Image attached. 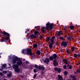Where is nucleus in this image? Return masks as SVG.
Returning <instances> with one entry per match:
<instances>
[{"label": "nucleus", "mask_w": 80, "mask_h": 80, "mask_svg": "<svg viewBox=\"0 0 80 80\" xmlns=\"http://www.w3.org/2000/svg\"><path fill=\"white\" fill-rule=\"evenodd\" d=\"M46 25L45 28V27H42V33H44L46 30H52L53 28V24L50 23L49 22L46 24Z\"/></svg>", "instance_id": "f257e3e1"}, {"label": "nucleus", "mask_w": 80, "mask_h": 80, "mask_svg": "<svg viewBox=\"0 0 80 80\" xmlns=\"http://www.w3.org/2000/svg\"><path fill=\"white\" fill-rule=\"evenodd\" d=\"M22 53L25 55L26 53L28 55H32L33 53L32 52V50L30 49H23L22 50Z\"/></svg>", "instance_id": "f03ea898"}, {"label": "nucleus", "mask_w": 80, "mask_h": 80, "mask_svg": "<svg viewBox=\"0 0 80 80\" xmlns=\"http://www.w3.org/2000/svg\"><path fill=\"white\" fill-rule=\"evenodd\" d=\"M12 60H10V62H12V61L13 64H15V63H17V61L18 60V57H15V56L14 55H12Z\"/></svg>", "instance_id": "7ed1b4c3"}, {"label": "nucleus", "mask_w": 80, "mask_h": 80, "mask_svg": "<svg viewBox=\"0 0 80 80\" xmlns=\"http://www.w3.org/2000/svg\"><path fill=\"white\" fill-rule=\"evenodd\" d=\"M12 67L14 69L16 72H20V68H18V65L17 64L13 65Z\"/></svg>", "instance_id": "20e7f679"}, {"label": "nucleus", "mask_w": 80, "mask_h": 80, "mask_svg": "<svg viewBox=\"0 0 80 80\" xmlns=\"http://www.w3.org/2000/svg\"><path fill=\"white\" fill-rule=\"evenodd\" d=\"M22 61L20 58L18 59V62H17V64L18 66H20V65H22Z\"/></svg>", "instance_id": "39448f33"}, {"label": "nucleus", "mask_w": 80, "mask_h": 80, "mask_svg": "<svg viewBox=\"0 0 80 80\" xmlns=\"http://www.w3.org/2000/svg\"><path fill=\"white\" fill-rule=\"evenodd\" d=\"M61 46H63V47L65 48L67 46V43L66 42H63L61 43Z\"/></svg>", "instance_id": "423d86ee"}, {"label": "nucleus", "mask_w": 80, "mask_h": 80, "mask_svg": "<svg viewBox=\"0 0 80 80\" xmlns=\"http://www.w3.org/2000/svg\"><path fill=\"white\" fill-rule=\"evenodd\" d=\"M44 62L45 63H46L47 65L48 64V62H50V59L48 58H46L44 60Z\"/></svg>", "instance_id": "0eeeda50"}, {"label": "nucleus", "mask_w": 80, "mask_h": 80, "mask_svg": "<svg viewBox=\"0 0 80 80\" xmlns=\"http://www.w3.org/2000/svg\"><path fill=\"white\" fill-rule=\"evenodd\" d=\"M53 65L55 67L58 66V62L56 61V60H54L53 61Z\"/></svg>", "instance_id": "6e6552de"}, {"label": "nucleus", "mask_w": 80, "mask_h": 80, "mask_svg": "<svg viewBox=\"0 0 80 80\" xmlns=\"http://www.w3.org/2000/svg\"><path fill=\"white\" fill-rule=\"evenodd\" d=\"M55 40V37H52L50 39V41L51 43H52V42L54 43Z\"/></svg>", "instance_id": "1a4fd4ad"}, {"label": "nucleus", "mask_w": 80, "mask_h": 80, "mask_svg": "<svg viewBox=\"0 0 80 80\" xmlns=\"http://www.w3.org/2000/svg\"><path fill=\"white\" fill-rule=\"evenodd\" d=\"M38 69H39L40 70H45V68L44 67H42L40 66H39L38 67Z\"/></svg>", "instance_id": "9d476101"}, {"label": "nucleus", "mask_w": 80, "mask_h": 80, "mask_svg": "<svg viewBox=\"0 0 80 80\" xmlns=\"http://www.w3.org/2000/svg\"><path fill=\"white\" fill-rule=\"evenodd\" d=\"M2 33L4 35H7V36H9L10 35V34L6 32L5 31H3Z\"/></svg>", "instance_id": "9b49d317"}, {"label": "nucleus", "mask_w": 80, "mask_h": 80, "mask_svg": "<svg viewBox=\"0 0 80 80\" xmlns=\"http://www.w3.org/2000/svg\"><path fill=\"white\" fill-rule=\"evenodd\" d=\"M53 42H51L50 43V44L49 45V47L50 48H52L53 47Z\"/></svg>", "instance_id": "f8f14e48"}, {"label": "nucleus", "mask_w": 80, "mask_h": 80, "mask_svg": "<svg viewBox=\"0 0 80 80\" xmlns=\"http://www.w3.org/2000/svg\"><path fill=\"white\" fill-rule=\"evenodd\" d=\"M63 61L65 64H66V65L68 64V61L67 59H64L63 60Z\"/></svg>", "instance_id": "ddd939ff"}, {"label": "nucleus", "mask_w": 80, "mask_h": 80, "mask_svg": "<svg viewBox=\"0 0 80 80\" xmlns=\"http://www.w3.org/2000/svg\"><path fill=\"white\" fill-rule=\"evenodd\" d=\"M52 56L53 58H54H54H57V57H58V55H57V54H54Z\"/></svg>", "instance_id": "4468645a"}, {"label": "nucleus", "mask_w": 80, "mask_h": 80, "mask_svg": "<svg viewBox=\"0 0 80 80\" xmlns=\"http://www.w3.org/2000/svg\"><path fill=\"white\" fill-rule=\"evenodd\" d=\"M58 79H60V80H63V77L60 75H58Z\"/></svg>", "instance_id": "2eb2a0df"}, {"label": "nucleus", "mask_w": 80, "mask_h": 80, "mask_svg": "<svg viewBox=\"0 0 80 80\" xmlns=\"http://www.w3.org/2000/svg\"><path fill=\"white\" fill-rule=\"evenodd\" d=\"M34 33L35 35H38L40 34V32L38 31H36L34 32Z\"/></svg>", "instance_id": "dca6fc26"}, {"label": "nucleus", "mask_w": 80, "mask_h": 80, "mask_svg": "<svg viewBox=\"0 0 80 80\" xmlns=\"http://www.w3.org/2000/svg\"><path fill=\"white\" fill-rule=\"evenodd\" d=\"M53 59H54V58H53V57L52 56H50L49 57V60H50L51 61H52V60H53Z\"/></svg>", "instance_id": "f3484780"}, {"label": "nucleus", "mask_w": 80, "mask_h": 80, "mask_svg": "<svg viewBox=\"0 0 80 80\" xmlns=\"http://www.w3.org/2000/svg\"><path fill=\"white\" fill-rule=\"evenodd\" d=\"M31 38H36V36L34 35H32L30 36Z\"/></svg>", "instance_id": "a211bd4d"}, {"label": "nucleus", "mask_w": 80, "mask_h": 80, "mask_svg": "<svg viewBox=\"0 0 80 80\" xmlns=\"http://www.w3.org/2000/svg\"><path fill=\"white\" fill-rule=\"evenodd\" d=\"M33 48H35L37 47V44H34L33 45Z\"/></svg>", "instance_id": "6ab92c4d"}, {"label": "nucleus", "mask_w": 80, "mask_h": 80, "mask_svg": "<svg viewBox=\"0 0 80 80\" xmlns=\"http://www.w3.org/2000/svg\"><path fill=\"white\" fill-rule=\"evenodd\" d=\"M36 54H38V55H40V51L39 50H38L37 51Z\"/></svg>", "instance_id": "aec40b11"}, {"label": "nucleus", "mask_w": 80, "mask_h": 80, "mask_svg": "<svg viewBox=\"0 0 80 80\" xmlns=\"http://www.w3.org/2000/svg\"><path fill=\"white\" fill-rule=\"evenodd\" d=\"M70 28L71 29V30H73V29L74 28V26H71L70 27Z\"/></svg>", "instance_id": "412c9836"}, {"label": "nucleus", "mask_w": 80, "mask_h": 80, "mask_svg": "<svg viewBox=\"0 0 80 80\" xmlns=\"http://www.w3.org/2000/svg\"><path fill=\"white\" fill-rule=\"evenodd\" d=\"M74 57L75 58H77V54L76 53H74Z\"/></svg>", "instance_id": "4be33fe9"}, {"label": "nucleus", "mask_w": 80, "mask_h": 80, "mask_svg": "<svg viewBox=\"0 0 80 80\" xmlns=\"http://www.w3.org/2000/svg\"><path fill=\"white\" fill-rule=\"evenodd\" d=\"M61 72V69L60 68H58V73H60Z\"/></svg>", "instance_id": "5701e85b"}, {"label": "nucleus", "mask_w": 80, "mask_h": 80, "mask_svg": "<svg viewBox=\"0 0 80 80\" xmlns=\"http://www.w3.org/2000/svg\"><path fill=\"white\" fill-rule=\"evenodd\" d=\"M6 41V40L5 39V38H3L2 39V42H5Z\"/></svg>", "instance_id": "b1692460"}, {"label": "nucleus", "mask_w": 80, "mask_h": 80, "mask_svg": "<svg viewBox=\"0 0 80 80\" xmlns=\"http://www.w3.org/2000/svg\"><path fill=\"white\" fill-rule=\"evenodd\" d=\"M67 73H68V71H65L64 72V74L65 75H67Z\"/></svg>", "instance_id": "393cba45"}, {"label": "nucleus", "mask_w": 80, "mask_h": 80, "mask_svg": "<svg viewBox=\"0 0 80 80\" xmlns=\"http://www.w3.org/2000/svg\"><path fill=\"white\" fill-rule=\"evenodd\" d=\"M7 73V71H3V73H4V74H5Z\"/></svg>", "instance_id": "a878e982"}, {"label": "nucleus", "mask_w": 80, "mask_h": 80, "mask_svg": "<svg viewBox=\"0 0 80 80\" xmlns=\"http://www.w3.org/2000/svg\"><path fill=\"white\" fill-rule=\"evenodd\" d=\"M62 35V33L61 32L59 31L58 32V35Z\"/></svg>", "instance_id": "bb28decb"}, {"label": "nucleus", "mask_w": 80, "mask_h": 80, "mask_svg": "<svg viewBox=\"0 0 80 80\" xmlns=\"http://www.w3.org/2000/svg\"><path fill=\"white\" fill-rule=\"evenodd\" d=\"M71 49H72V50H71L72 52H73V51L75 50V49L74 48V47L72 48Z\"/></svg>", "instance_id": "cd10ccee"}, {"label": "nucleus", "mask_w": 80, "mask_h": 80, "mask_svg": "<svg viewBox=\"0 0 80 80\" xmlns=\"http://www.w3.org/2000/svg\"><path fill=\"white\" fill-rule=\"evenodd\" d=\"M59 38L61 39V40H64V39L63 38V37H60Z\"/></svg>", "instance_id": "c85d7f7f"}, {"label": "nucleus", "mask_w": 80, "mask_h": 80, "mask_svg": "<svg viewBox=\"0 0 80 80\" xmlns=\"http://www.w3.org/2000/svg\"><path fill=\"white\" fill-rule=\"evenodd\" d=\"M50 40V39L49 38V37H48L47 38L46 40V41H49Z\"/></svg>", "instance_id": "c756f323"}, {"label": "nucleus", "mask_w": 80, "mask_h": 80, "mask_svg": "<svg viewBox=\"0 0 80 80\" xmlns=\"http://www.w3.org/2000/svg\"><path fill=\"white\" fill-rule=\"evenodd\" d=\"M63 68L64 69H66L67 68V66L65 65L63 66Z\"/></svg>", "instance_id": "7c9ffc66"}, {"label": "nucleus", "mask_w": 80, "mask_h": 80, "mask_svg": "<svg viewBox=\"0 0 80 80\" xmlns=\"http://www.w3.org/2000/svg\"><path fill=\"white\" fill-rule=\"evenodd\" d=\"M58 68H54V70H55V71H58Z\"/></svg>", "instance_id": "2f4dec72"}, {"label": "nucleus", "mask_w": 80, "mask_h": 80, "mask_svg": "<svg viewBox=\"0 0 80 80\" xmlns=\"http://www.w3.org/2000/svg\"><path fill=\"white\" fill-rule=\"evenodd\" d=\"M9 38L8 37H6L5 38V39L6 40H8Z\"/></svg>", "instance_id": "473e14b6"}, {"label": "nucleus", "mask_w": 80, "mask_h": 80, "mask_svg": "<svg viewBox=\"0 0 80 80\" xmlns=\"http://www.w3.org/2000/svg\"><path fill=\"white\" fill-rule=\"evenodd\" d=\"M72 67L71 66H70L69 67V69H70V70H71V69H72Z\"/></svg>", "instance_id": "72a5a7b5"}, {"label": "nucleus", "mask_w": 80, "mask_h": 80, "mask_svg": "<svg viewBox=\"0 0 80 80\" xmlns=\"http://www.w3.org/2000/svg\"><path fill=\"white\" fill-rule=\"evenodd\" d=\"M37 77V75L35 74L33 76V78H35Z\"/></svg>", "instance_id": "f704fd0d"}, {"label": "nucleus", "mask_w": 80, "mask_h": 80, "mask_svg": "<svg viewBox=\"0 0 80 80\" xmlns=\"http://www.w3.org/2000/svg\"><path fill=\"white\" fill-rule=\"evenodd\" d=\"M34 73H36V72H37V70H36L35 69H34Z\"/></svg>", "instance_id": "c9c22d12"}, {"label": "nucleus", "mask_w": 80, "mask_h": 80, "mask_svg": "<svg viewBox=\"0 0 80 80\" xmlns=\"http://www.w3.org/2000/svg\"><path fill=\"white\" fill-rule=\"evenodd\" d=\"M5 67H6V65H5V64L3 65V68H5Z\"/></svg>", "instance_id": "e433bc0d"}, {"label": "nucleus", "mask_w": 80, "mask_h": 80, "mask_svg": "<svg viewBox=\"0 0 80 80\" xmlns=\"http://www.w3.org/2000/svg\"><path fill=\"white\" fill-rule=\"evenodd\" d=\"M67 39L68 40H70V39H71V38L70 37H68L67 38Z\"/></svg>", "instance_id": "4c0bfd02"}, {"label": "nucleus", "mask_w": 80, "mask_h": 80, "mask_svg": "<svg viewBox=\"0 0 80 80\" xmlns=\"http://www.w3.org/2000/svg\"><path fill=\"white\" fill-rule=\"evenodd\" d=\"M72 78H73V79H76V78H75V76H72Z\"/></svg>", "instance_id": "58836bf2"}, {"label": "nucleus", "mask_w": 80, "mask_h": 80, "mask_svg": "<svg viewBox=\"0 0 80 80\" xmlns=\"http://www.w3.org/2000/svg\"><path fill=\"white\" fill-rule=\"evenodd\" d=\"M34 67L35 68H37L38 67V66H37V65H35L34 66Z\"/></svg>", "instance_id": "ea45409f"}, {"label": "nucleus", "mask_w": 80, "mask_h": 80, "mask_svg": "<svg viewBox=\"0 0 80 80\" xmlns=\"http://www.w3.org/2000/svg\"><path fill=\"white\" fill-rule=\"evenodd\" d=\"M0 75L2 76V75H3V73H2V72H0Z\"/></svg>", "instance_id": "a19ab883"}, {"label": "nucleus", "mask_w": 80, "mask_h": 80, "mask_svg": "<svg viewBox=\"0 0 80 80\" xmlns=\"http://www.w3.org/2000/svg\"><path fill=\"white\" fill-rule=\"evenodd\" d=\"M26 63L28 64V63H29V62L28 61H26Z\"/></svg>", "instance_id": "79ce46f5"}, {"label": "nucleus", "mask_w": 80, "mask_h": 80, "mask_svg": "<svg viewBox=\"0 0 80 80\" xmlns=\"http://www.w3.org/2000/svg\"><path fill=\"white\" fill-rule=\"evenodd\" d=\"M78 73H80V70H78Z\"/></svg>", "instance_id": "37998d69"}, {"label": "nucleus", "mask_w": 80, "mask_h": 80, "mask_svg": "<svg viewBox=\"0 0 80 80\" xmlns=\"http://www.w3.org/2000/svg\"><path fill=\"white\" fill-rule=\"evenodd\" d=\"M78 57H80V55L79 54H78Z\"/></svg>", "instance_id": "c03bdc74"}, {"label": "nucleus", "mask_w": 80, "mask_h": 80, "mask_svg": "<svg viewBox=\"0 0 80 80\" xmlns=\"http://www.w3.org/2000/svg\"><path fill=\"white\" fill-rule=\"evenodd\" d=\"M8 57H9V58H11V56H9Z\"/></svg>", "instance_id": "a18cd8bd"}, {"label": "nucleus", "mask_w": 80, "mask_h": 80, "mask_svg": "<svg viewBox=\"0 0 80 80\" xmlns=\"http://www.w3.org/2000/svg\"><path fill=\"white\" fill-rule=\"evenodd\" d=\"M42 74H43V72L42 71L41 72Z\"/></svg>", "instance_id": "49530a36"}, {"label": "nucleus", "mask_w": 80, "mask_h": 80, "mask_svg": "<svg viewBox=\"0 0 80 80\" xmlns=\"http://www.w3.org/2000/svg\"><path fill=\"white\" fill-rule=\"evenodd\" d=\"M0 70H1V71H2V69H0Z\"/></svg>", "instance_id": "de8ad7c7"}, {"label": "nucleus", "mask_w": 80, "mask_h": 80, "mask_svg": "<svg viewBox=\"0 0 80 80\" xmlns=\"http://www.w3.org/2000/svg\"><path fill=\"white\" fill-rule=\"evenodd\" d=\"M67 52H68V53H68V50H67Z\"/></svg>", "instance_id": "09e8293b"}, {"label": "nucleus", "mask_w": 80, "mask_h": 80, "mask_svg": "<svg viewBox=\"0 0 80 80\" xmlns=\"http://www.w3.org/2000/svg\"><path fill=\"white\" fill-rule=\"evenodd\" d=\"M25 33H27V31H26L25 32Z\"/></svg>", "instance_id": "8fccbe9b"}, {"label": "nucleus", "mask_w": 80, "mask_h": 80, "mask_svg": "<svg viewBox=\"0 0 80 80\" xmlns=\"http://www.w3.org/2000/svg\"><path fill=\"white\" fill-rule=\"evenodd\" d=\"M72 80H76V79H73Z\"/></svg>", "instance_id": "3c124183"}, {"label": "nucleus", "mask_w": 80, "mask_h": 80, "mask_svg": "<svg viewBox=\"0 0 80 80\" xmlns=\"http://www.w3.org/2000/svg\"><path fill=\"white\" fill-rule=\"evenodd\" d=\"M80 62L78 64V65H80Z\"/></svg>", "instance_id": "603ef678"}, {"label": "nucleus", "mask_w": 80, "mask_h": 80, "mask_svg": "<svg viewBox=\"0 0 80 80\" xmlns=\"http://www.w3.org/2000/svg\"><path fill=\"white\" fill-rule=\"evenodd\" d=\"M4 80H7V79H4Z\"/></svg>", "instance_id": "864d4df0"}, {"label": "nucleus", "mask_w": 80, "mask_h": 80, "mask_svg": "<svg viewBox=\"0 0 80 80\" xmlns=\"http://www.w3.org/2000/svg\"><path fill=\"white\" fill-rule=\"evenodd\" d=\"M0 58H1V56H0Z\"/></svg>", "instance_id": "5fc2aeb1"}, {"label": "nucleus", "mask_w": 80, "mask_h": 80, "mask_svg": "<svg viewBox=\"0 0 80 80\" xmlns=\"http://www.w3.org/2000/svg\"><path fill=\"white\" fill-rule=\"evenodd\" d=\"M67 29H68V28H67Z\"/></svg>", "instance_id": "6e6d98bb"}]
</instances>
